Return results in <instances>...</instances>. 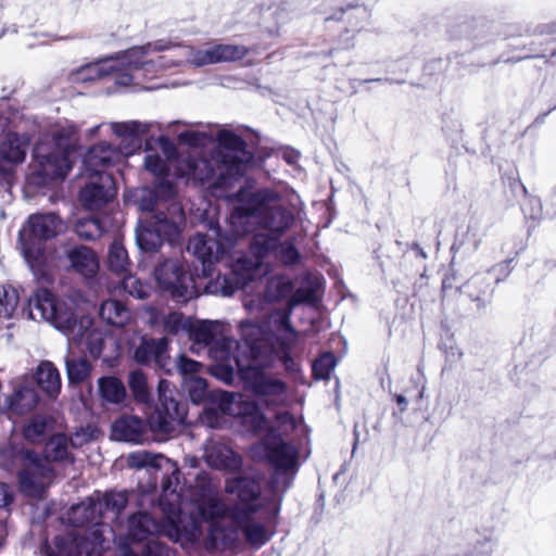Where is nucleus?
<instances>
[{"instance_id":"30","label":"nucleus","mask_w":556,"mask_h":556,"mask_svg":"<svg viewBox=\"0 0 556 556\" xmlns=\"http://www.w3.org/2000/svg\"><path fill=\"white\" fill-rule=\"evenodd\" d=\"M100 317L114 327H124L132 320L131 312L116 300H108L102 303Z\"/></svg>"},{"instance_id":"27","label":"nucleus","mask_w":556,"mask_h":556,"mask_svg":"<svg viewBox=\"0 0 556 556\" xmlns=\"http://www.w3.org/2000/svg\"><path fill=\"white\" fill-rule=\"evenodd\" d=\"M66 256L70 261L71 268L85 277L93 276L99 268L96 254L86 247L74 248L67 251Z\"/></svg>"},{"instance_id":"50","label":"nucleus","mask_w":556,"mask_h":556,"mask_svg":"<svg viewBox=\"0 0 556 556\" xmlns=\"http://www.w3.org/2000/svg\"><path fill=\"white\" fill-rule=\"evenodd\" d=\"M180 141L187 142L191 146H198L205 141L206 136L202 132L186 131L179 135Z\"/></svg>"},{"instance_id":"14","label":"nucleus","mask_w":556,"mask_h":556,"mask_svg":"<svg viewBox=\"0 0 556 556\" xmlns=\"http://www.w3.org/2000/svg\"><path fill=\"white\" fill-rule=\"evenodd\" d=\"M127 463L132 468L152 467L157 469H164L168 477L163 483V494L161 503L168 502L170 505H177L179 511L181 510V498L176 488L179 482V470L176 463L169 458L147 452H137L128 456Z\"/></svg>"},{"instance_id":"38","label":"nucleus","mask_w":556,"mask_h":556,"mask_svg":"<svg viewBox=\"0 0 556 556\" xmlns=\"http://www.w3.org/2000/svg\"><path fill=\"white\" fill-rule=\"evenodd\" d=\"M66 370L71 382L80 383L89 376L91 366L84 358H68L66 359Z\"/></svg>"},{"instance_id":"39","label":"nucleus","mask_w":556,"mask_h":556,"mask_svg":"<svg viewBox=\"0 0 556 556\" xmlns=\"http://www.w3.org/2000/svg\"><path fill=\"white\" fill-rule=\"evenodd\" d=\"M46 458L51 460H63L67 457V438L63 434L52 437L46 445Z\"/></svg>"},{"instance_id":"51","label":"nucleus","mask_w":556,"mask_h":556,"mask_svg":"<svg viewBox=\"0 0 556 556\" xmlns=\"http://www.w3.org/2000/svg\"><path fill=\"white\" fill-rule=\"evenodd\" d=\"M13 502V492L5 483H0V507H7Z\"/></svg>"},{"instance_id":"57","label":"nucleus","mask_w":556,"mask_h":556,"mask_svg":"<svg viewBox=\"0 0 556 556\" xmlns=\"http://www.w3.org/2000/svg\"><path fill=\"white\" fill-rule=\"evenodd\" d=\"M139 207L142 210V211H151L153 207L152 205L149 203H146L143 201L140 202L139 204Z\"/></svg>"},{"instance_id":"48","label":"nucleus","mask_w":556,"mask_h":556,"mask_svg":"<svg viewBox=\"0 0 556 556\" xmlns=\"http://www.w3.org/2000/svg\"><path fill=\"white\" fill-rule=\"evenodd\" d=\"M202 365L199 362L192 361L184 355L178 358V369L182 375H190V377H194L197 372L200 371Z\"/></svg>"},{"instance_id":"49","label":"nucleus","mask_w":556,"mask_h":556,"mask_svg":"<svg viewBox=\"0 0 556 556\" xmlns=\"http://www.w3.org/2000/svg\"><path fill=\"white\" fill-rule=\"evenodd\" d=\"M278 430L281 433H289L295 428V420L289 413L285 412L276 417Z\"/></svg>"},{"instance_id":"7","label":"nucleus","mask_w":556,"mask_h":556,"mask_svg":"<svg viewBox=\"0 0 556 556\" xmlns=\"http://www.w3.org/2000/svg\"><path fill=\"white\" fill-rule=\"evenodd\" d=\"M260 346L250 345L251 361L241 356L236 359L235 365L238 367L244 382L255 394L264 397L268 404H285L287 400V386L282 380L265 372L264 369L270 366L273 358L271 356L263 358L258 351Z\"/></svg>"},{"instance_id":"45","label":"nucleus","mask_w":556,"mask_h":556,"mask_svg":"<svg viewBox=\"0 0 556 556\" xmlns=\"http://www.w3.org/2000/svg\"><path fill=\"white\" fill-rule=\"evenodd\" d=\"M217 139H218L219 144L222 147H224L225 149H228L233 152L243 151L244 141L239 136L233 134L232 131L220 130L218 132Z\"/></svg>"},{"instance_id":"35","label":"nucleus","mask_w":556,"mask_h":556,"mask_svg":"<svg viewBox=\"0 0 556 556\" xmlns=\"http://www.w3.org/2000/svg\"><path fill=\"white\" fill-rule=\"evenodd\" d=\"M292 291V282L285 276H274L268 280L266 300L276 301L288 296Z\"/></svg>"},{"instance_id":"25","label":"nucleus","mask_w":556,"mask_h":556,"mask_svg":"<svg viewBox=\"0 0 556 556\" xmlns=\"http://www.w3.org/2000/svg\"><path fill=\"white\" fill-rule=\"evenodd\" d=\"M188 251L195 255L203 265L217 262L223 255V247L219 241L205 235L193 236L188 243Z\"/></svg>"},{"instance_id":"40","label":"nucleus","mask_w":556,"mask_h":556,"mask_svg":"<svg viewBox=\"0 0 556 556\" xmlns=\"http://www.w3.org/2000/svg\"><path fill=\"white\" fill-rule=\"evenodd\" d=\"M109 265L111 269L116 273L126 271L129 265L127 252L123 244H121L119 242H113L110 248Z\"/></svg>"},{"instance_id":"54","label":"nucleus","mask_w":556,"mask_h":556,"mask_svg":"<svg viewBox=\"0 0 556 556\" xmlns=\"http://www.w3.org/2000/svg\"><path fill=\"white\" fill-rule=\"evenodd\" d=\"M159 141H160L161 146L163 147L167 157H169L175 151L174 147L169 143L168 139L164 136H161L159 138Z\"/></svg>"},{"instance_id":"58","label":"nucleus","mask_w":556,"mask_h":556,"mask_svg":"<svg viewBox=\"0 0 556 556\" xmlns=\"http://www.w3.org/2000/svg\"><path fill=\"white\" fill-rule=\"evenodd\" d=\"M101 126H102V125H97V126H94V127L90 128V129H89V135H90V136H94V135L98 132V130L100 129V127H101Z\"/></svg>"},{"instance_id":"21","label":"nucleus","mask_w":556,"mask_h":556,"mask_svg":"<svg viewBox=\"0 0 556 556\" xmlns=\"http://www.w3.org/2000/svg\"><path fill=\"white\" fill-rule=\"evenodd\" d=\"M22 253L35 275H42L47 269L61 266L55 251L48 250L41 243H27L23 240Z\"/></svg>"},{"instance_id":"33","label":"nucleus","mask_w":556,"mask_h":556,"mask_svg":"<svg viewBox=\"0 0 556 556\" xmlns=\"http://www.w3.org/2000/svg\"><path fill=\"white\" fill-rule=\"evenodd\" d=\"M99 391L106 402L118 404L126 397V389L123 382L115 377H103L99 379Z\"/></svg>"},{"instance_id":"29","label":"nucleus","mask_w":556,"mask_h":556,"mask_svg":"<svg viewBox=\"0 0 556 556\" xmlns=\"http://www.w3.org/2000/svg\"><path fill=\"white\" fill-rule=\"evenodd\" d=\"M36 380L40 389L50 397H55L60 393V374L51 362L43 361L38 365L36 369Z\"/></svg>"},{"instance_id":"18","label":"nucleus","mask_w":556,"mask_h":556,"mask_svg":"<svg viewBox=\"0 0 556 556\" xmlns=\"http://www.w3.org/2000/svg\"><path fill=\"white\" fill-rule=\"evenodd\" d=\"M89 182L80 192L81 203L89 210H98L113 200L116 194L113 178L109 174L88 173Z\"/></svg>"},{"instance_id":"26","label":"nucleus","mask_w":556,"mask_h":556,"mask_svg":"<svg viewBox=\"0 0 556 556\" xmlns=\"http://www.w3.org/2000/svg\"><path fill=\"white\" fill-rule=\"evenodd\" d=\"M28 226L31 233L39 239L55 237L65 229L64 223L52 213L30 216L28 219Z\"/></svg>"},{"instance_id":"37","label":"nucleus","mask_w":556,"mask_h":556,"mask_svg":"<svg viewBox=\"0 0 556 556\" xmlns=\"http://www.w3.org/2000/svg\"><path fill=\"white\" fill-rule=\"evenodd\" d=\"M190 323L189 317L178 312L167 314L162 320L164 330L172 334L187 333L190 329Z\"/></svg>"},{"instance_id":"55","label":"nucleus","mask_w":556,"mask_h":556,"mask_svg":"<svg viewBox=\"0 0 556 556\" xmlns=\"http://www.w3.org/2000/svg\"><path fill=\"white\" fill-rule=\"evenodd\" d=\"M244 305L250 311L258 307V304H256L253 299H245Z\"/></svg>"},{"instance_id":"20","label":"nucleus","mask_w":556,"mask_h":556,"mask_svg":"<svg viewBox=\"0 0 556 556\" xmlns=\"http://www.w3.org/2000/svg\"><path fill=\"white\" fill-rule=\"evenodd\" d=\"M112 132L122 140H129L132 146H126L125 148L136 149L140 148V139L150 132L162 131L163 127L157 122H113L110 123Z\"/></svg>"},{"instance_id":"60","label":"nucleus","mask_w":556,"mask_h":556,"mask_svg":"<svg viewBox=\"0 0 556 556\" xmlns=\"http://www.w3.org/2000/svg\"><path fill=\"white\" fill-rule=\"evenodd\" d=\"M4 453H0V466L2 467H7V464L4 463Z\"/></svg>"},{"instance_id":"19","label":"nucleus","mask_w":556,"mask_h":556,"mask_svg":"<svg viewBox=\"0 0 556 556\" xmlns=\"http://www.w3.org/2000/svg\"><path fill=\"white\" fill-rule=\"evenodd\" d=\"M132 153V149H116L106 142H101L86 154L84 160L86 172L93 175L105 174L102 168L115 165Z\"/></svg>"},{"instance_id":"17","label":"nucleus","mask_w":556,"mask_h":556,"mask_svg":"<svg viewBox=\"0 0 556 556\" xmlns=\"http://www.w3.org/2000/svg\"><path fill=\"white\" fill-rule=\"evenodd\" d=\"M127 505V496L123 492L109 493L102 500H90L72 508V517L70 520L75 526H83L87 522L97 521V515L102 513L103 507L111 508L118 513Z\"/></svg>"},{"instance_id":"44","label":"nucleus","mask_w":556,"mask_h":556,"mask_svg":"<svg viewBox=\"0 0 556 556\" xmlns=\"http://www.w3.org/2000/svg\"><path fill=\"white\" fill-rule=\"evenodd\" d=\"M337 364L336 357L331 353L321 355L313 365V371L319 379L329 378Z\"/></svg>"},{"instance_id":"2","label":"nucleus","mask_w":556,"mask_h":556,"mask_svg":"<svg viewBox=\"0 0 556 556\" xmlns=\"http://www.w3.org/2000/svg\"><path fill=\"white\" fill-rule=\"evenodd\" d=\"M172 47L173 43L165 39L135 47L116 58L105 59L79 68L73 79L89 81L113 75L117 85L142 86L143 81L153 78L159 72L179 64V62H167L164 56H160L156 61L147 59L151 52L169 50Z\"/></svg>"},{"instance_id":"42","label":"nucleus","mask_w":556,"mask_h":556,"mask_svg":"<svg viewBox=\"0 0 556 556\" xmlns=\"http://www.w3.org/2000/svg\"><path fill=\"white\" fill-rule=\"evenodd\" d=\"M122 286L126 292L138 299L147 298L150 292V287L148 285L142 283L138 278L131 275L123 277Z\"/></svg>"},{"instance_id":"52","label":"nucleus","mask_w":556,"mask_h":556,"mask_svg":"<svg viewBox=\"0 0 556 556\" xmlns=\"http://www.w3.org/2000/svg\"><path fill=\"white\" fill-rule=\"evenodd\" d=\"M556 33V24L555 23H545L538 25L533 29V34L535 35H549Z\"/></svg>"},{"instance_id":"12","label":"nucleus","mask_w":556,"mask_h":556,"mask_svg":"<svg viewBox=\"0 0 556 556\" xmlns=\"http://www.w3.org/2000/svg\"><path fill=\"white\" fill-rule=\"evenodd\" d=\"M18 473L20 491L30 498H43L54 479L53 468L47 459L26 452Z\"/></svg>"},{"instance_id":"3","label":"nucleus","mask_w":556,"mask_h":556,"mask_svg":"<svg viewBox=\"0 0 556 556\" xmlns=\"http://www.w3.org/2000/svg\"><path fill=\"white\" fill-rule=\"evenodd\" d=\"M29 315L33 319L45 320L62 331L70 341L80 342L86 339L91 355L102 352L100 334L91 329L92 318L83 315L78 319L64 301L59 300L48 289H39L29 299Z\"/></svg>"},{"instance_id":"47","label":"nucleus","mask_w":556,"mask_h":556,"mask_svg":"<svg viewBox=\"0 0 556 556\" xmlns=\"http://www.w3.org/2000/svg\"><path fill=\"white\" fill-rule=\"evenodd\" d=\"M146 168L155 175L156 177H162L167 170V164L164 159H162L159 154L149 152L144 159Z\"/></svg>"},{"instance_id":"56","label":"nucleus","mask_w":556,"mask_h":556,"mask_svg":"<svg viewBox=\"0 0 556 556\" xmlns=\"http://www.w3.org/2000/svg\"><path fill=\"white\" fill-rule=\"evenodd\" d=\"M135 357H136L139 362H144V361H146V358H144V356H143V349H142V348H139V349L136 351Z\"/></svg>"},{"instance_id":"1","label":"nucleus","mask_w":556,"mask_h":556,"mask_svg":"<svg viewBox=\"0 0 556 556\" xmlns=\"http://www.w3.org/2000/svg\"><path fill=\"white\" fill-rule=\"evenodd\" d=\"M252 455L255 458L267 459L277 468L269 491L262 492L258 481L251 478L230 480L226 484V492L236 497L235 506L228 508L216 496L205 495L198 504V518L213 520L229 517L238 526L245 523V540L251 545L260 547L269 540L270 533L264 525L249 521V518L265 508L277 513L279 495L290 485V477L280 470L294 466L296 451L294 446L285 443L280 435L270 431L261 443L252 447Z\"/></svg>"},{"instance_id":"62","label":"nucleus","mask_w":556,"mask_h":556,"mask_svg":"<svg viewBox=\"0 0 556 556\" xmlns=\"http://www.w3.org/2000/svg\"><path fill=\"white\" fill-rule=\"evenodd\" d=\"M298 302H299V300H298L295 296H293V298H292V304H295V303H298Z\"/></svg>"},{"instance_id":"63","label":"nucleus","mask_w":556,"mask_h":556,"mask_svg":"<svg viewBox=\"0 0 556 556\" xmlns=\"http://www.w3.org/2000/svg\"><path fill=\"white\" fill-rule=\"evenodd\" d=\"M249 327H250V325H244V326H243V331H244L247 328H249ZM251 328H253V327L251 326Z\"/></svg>"},{"instance_id":"22","label":"nucleus","mask_w":556,"mask_h":556,"mask_svg":"<svg viewBox=\"0 0 556 556\" xmlns=\"http://www.w3.org/2000/svg\"><path fill=\"white\" fill-rule=\"evenodd\" d=\"M106 526L96 522L94 526L88 530V533L75 542L77 549L75 555L67 552L66 547L61 546V540L56 542L58 553H51L49 556H80L98 554L103 551L104 532Z\"/></svg>"},{"instance_id":"15","label":"nucleus","mask_w":556,"mask_h":556,"mask_svg":"<svg viewBox=\"0 0 556 556\" xmlns=\"http://www.w3.org/2000/svg\"><path fill=\"white\" fill-rule=\"evenodd\" d=\"M154 277L159 288L177 301H187L195 294L192 280L178 258L162 262L155 268Z\"/></svg>"},{"instance_id":"4","label":"nucleus","mask_w":556,"mask_h":556,"mask_svg":"<svg viewBox=\"0 0 556 556\" xmlns=\"http://www.w3.org/2000/svg\"><path fill=\"white\" fill-rule=\"evenodd\" d=\"M294 216L276 192L262 190L251 197L247 205L235 208L230 224L236 236L250 231L253 224H262L264 230L279 236L293 223Z\"/></svg>"},{"instance_id":"6","label":"nucleus","mask_w":556,"mask_h":556,"mask_svg":"<svg viewBox=\"0 0 556 556\" xmlns=\"http://www.w3.org/2000/svg\"><path fill=\"white\" fill-rule=\"evenodd\" d=\"M273 249H276V256L287 265L294 264L300 257L298 251L291 244L283 243L276 248V238H269L266 233L260 231L254 236L251 244V251L255 258L237 261L232 271L235 285L228 283V280L224 278L226 285L220 290L222 294L230 296L236 289L243 288L249 281H254L267 275L269 264L265 263L263 257Z\"/></svg>"},{"instance_id":"23","label":"nucleus","mask_w":556,"mask_h":556,"mask_svg":"<svg viewBox=\"0 0 556 556\" xmlns=\"http://www.w3.org/2000/svg\"><path fill=\"white\" fill-rule=\"evenodd\" d=\"M176 167L180 177L195 181L203 182L211 179L214 175V167L211 161L199 155L189 154L180 156L176 160Z\"/></svg>"},{"instance_id":"8","label":"nucleus","mask_w":556,"mask_h":556,"mask_svg":"<svg viewBox=\"0 0 556 556\" xmlns=\"http://www.w3.org/2000/svg\"><path fill=\"white\" fill-rule=\"evenodd\" d=\"M211 399L214 406L205 408L202 416V422L208 427H222L225 416H241L243 422L254 431L268 428L267 419L254 402L243 401L242 396L220 390L214 391Z\"/></svg>"},{"instance_id":"36","label":"nucleus","mask_w":556,"mask_h":556,"mask_svg":"<svg viewBox=\"0 0 556 556\" xmlns=\"http://www.w3.org/2000/svg\"><path fill=\"white\" fill-rule=\"evenodd\" d=\"M75 229L80 238L89 240L100 237L104 231L108 230V227L98 218H85L80 219L76 224Z\"/></svg>"},{"instance_id":"59","label":"nucleus","mask_w":556,"mask_h":556,"mask_svg":"<svg viewBox=\"0 0 556 556\" xmlns=\"http://www.w3.org/2000/svg\"><path fill=\"white\" fill-rule=\"evenodd\" d=\"M396 401L400 405L404 406L406 404V399L402 395L396 396Z\"/></svg>"},{"instance_id":"5","label":"nucleus","mask_w":556,"mask_h":556,"mask_svg":"<svg viewBox=\"0 0 556 556\" xmlns=\"http://www.w3.org/2000/svg\"><path fill=\"white\" fill-rule=\"evenodd\" d=\"M76 141L77 127L74 124L64 121L53 125L34 150L38 175L48 180L64 178L72 169L70 154Z\"/></svg>"},{"instance_id":"32","label":"nucleus","mask_w":556,"mask_h":556,"mask_svg":"<svg viewBox=\"0 0 556 556\" xmlns=\"http://www.w3.org/2000/svg\"><path fill=\"white\" fill-rule=\"evenodd\" d=\"M38 402V395L34 388L22 387L13 395L12 399L5 401V409L14 414H25L31 410Z\"/></svg>"},{"instance_id":"16","label":"nucleus","mask_w":556,"mask_h":556,"mask_svg":"<svg viewBox=\"0 0 556 556\" xmlns=\"http://www.w3.org/2000/svg\"><path fill=\"white\" fill-rule=\"evenodd\" d=\"M181 56L194 66H205L220 62H235L248 54V49L240 45H215L205 49L185 47Z\"/></svg>"},{"instance_id":"64","label":"nucleus","mask_w":556,"mask_h":556,"mask_svg":"<svg viewBox=\"0 0 556 556\" xmlns=\"http://www.w3.org/2000/svg\"><path fill=\"white\" fill-rule=\"evenodd\" d=\"M240 166L236 165V173H239Z\"/></svg>"},{"instance_id":"53","label":"nucleus","mask_w":556,"mask_h":556,"mask_svg":"<svg viewBox=\"0 0 556 556\" xmlns=\"http://www.w3.org/2000/svg\"><path fill=\"white\" fill-rule=\"evenodd\" d=\"M156 193L160 195L172 197L175 193V189L169 182H161L156 188Z\"/></svg>"},{"instance_id":"41","label":"nucleus","mask_w":556,"mask_h":556,"mask_svg":"<svg viewBox=\"0 0 556 556\" xmlns=\"http://www.w3.org/2000/svg\"><path fill=\"white\" fill-rule=\"evenodd\" d=\"M206 381L200 377H188L184 380V389L189 393L193 403H200L206 397Z\"/></svg>"},{"instance_id":"13","label":"nucleus","mask_w":556,"mask_h":556,"mask_svg":"<svg viewBox=\"0 0 556 556\" xmlns=\"http://www.w3.org/2000/svg\"><path fill=\"white\" fill-rule=\"evenodd\" d=\"M161 408H157L148 419V425L159 440H166L186 418L185 406L172 395L169 383L161 380L159 383Z\"/></svg>"},{"instance_id":"34","label":"nucleus","mask_w":556,"mask_h":556,"mask_svg":"<svg viewBox=\"0 0 556 556\" xmlns=\"http://www.w3.org/2000/svg\"><path fill=\"white\" fill-rule=\"evenodd\" d=\"M20 294L17 289L12 286L0 287V316L9 318L17 308Z\"/></svg>"},{"instance_id":"28","label":"nucleus","mask_w":556,"mask_h":556,"mask_svg":"<svg viewBox=\"0 0 556 556\" xmlns=\"http://www.w3.org/2000/svg\"><path fill=\"white\" fill-rule=\"evenodd\" d=\"M144 425L136 416H124L112 425V437L118 441L138 442L143 433Z\"/></svg>"},{"instance_id":"31","label":"nucleus","mask_w":556,"mask_h":556,"mask_svg":"<svg viewBox=\"0 0 556 556\" xmlns=\"http://www.w3.org/2000/svg\"><path fill=\"white\" fill-rule=\"evenodd\" d=\"M28 144L29 139L27 137L10 132L1 142V156L12 163L23 162Z\"/></svg>"},{"instance_id":"10","label":"nucleus","mask_w":556,"mask_h":556,"mask_svg":"<svg viewBox=\"0 0 556 556\" xmlns=\"http://www.w3.org/2000/svg\"><path fill=\"white\" fill-rule=\"evenodd\" d=\"M182 222L184 214L177 204L170 206V217L157 214L141 220L136 230L139 249L146 252L156 251L162 244V238L173 239L179 233Z\"/></svg>"},{"instance_id":"9","label":"nucleus","mask_w":556,"mask_h":556,"mask_svg":"<svg viewBox=\"0 0 556 556\" xmlns=\"http://www.w3.org/2000/svg\"><path fill=\"white\" fill-rule=\"evenodd\" d=\"M222 326L216 321H193L190 323V329L187 334L193 342L192 351L198 352L197 346L210 345V356L226 369H232L236 364V359L241 356H237L235 352L239 349V344L231 338L220 337Z\"/></svg>"},{"instance_id":"43","label":"nucleus","mask_w":556,"mask_h":556,"mask_svg":"<svg viewBox=\"0 0 556 556\" xmlns=\"http://www.w3.org/2000/svg\"><path fill=\"white\" fill-rule=\"evenodd\" d=\"M129 387L137 401L147 402L149 397L147 379L141 371H132L129 375Z\"/></svg>"},{"instance_id":"24","label":"nucleus","mask_w":556,"mask_h":556,"mask_svg":"<svg viewBox=\"0 0 556 556\" xmlns=\"http://www.w3.org/2000/svg\"><path fill=\"white\" fill-rule=\"evenodd\" d=\"M204 458L210 467L217 469H236L240 466L239 457L227 445L214 440L205 444Z\"/></svg>"},{"instance_id":"61","label":"nucleus","mask_w":556,"mask_h":556,"mask_svg":"<svg viewBox=\"0 0 556 556\" xmlns=\"http://www.w3.org/2000/svg\"><path fill=\"white\" fill-rule=\"evenodd\" d=\"M179 124H180V122H173V123L168 124V128H169L170 126L179 125Z\"/></svg>"},{"instance_id":"11","label":"nucleus","mask_w":556,"mask_h":556,"mask_svg":"<svg viewBox=\"0 0 556 556\" xmlns=\"http://www.w3.org/2000/svg\"><path fill=\"white\" fill-rule=\"evenodd\" d=\"M154 520L148 514H139L129 520V535L121 545L123 556H164L165 548L154 538Z\"/></svg>"},{"instance_id":"46","label":"nucleus","mask_w":556,"mask_h":556,"mask_svg":"<svg viewBox=\"0 0 556 556\" xmlns=\"http://www.w3.org/2000/svg\"><path fill=\"white\" fill-rule=\"evenodd\" d=\"M47 427L46 418L36 416L24 428V435L29 441H37L41 438Z\"/></svg>"}]
</instances>
